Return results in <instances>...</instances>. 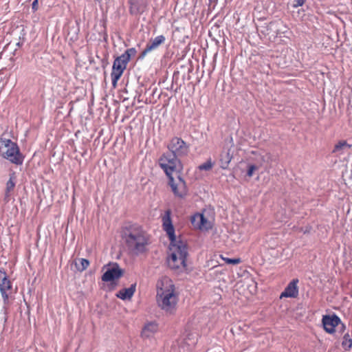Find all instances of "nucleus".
<instances>
[{"mask_svg": "<svg viewBox=\"0 0 352 352\" xmlns=\"http://www.w3.org/2000/svg\"><path fill=\"white\" fill-rule=\"evenodd\" d=\"M179 156L170 152L164 153L159 158V166L164 172L166 176L173 175V173L181 174L183 166Z\"/></svg>", "mask_w": 352, "mask_h": 352, "instance_id": "obj_4", "label": "nucleus"}, {"mask_svg": "<svg viewBox=\"0 0 352 352\" xmlns=\"http://www.w3.org/2000/svg\"><path fill=\"white\" fill-rule=\"evenodd\" d=\"M168 178V184L170 186L173 195L180 199H184L188 193V190L183 188L179 184H176L173 175L166 176Z\"/></svg>", "mask_w": 352, "mask_h": 352, "instance_id": "obj_12", "label": "nucleus"}, {"mask_svg": "<svg viewBox=\"0 0 352 352\" xmlns=\"http://www.w3.org/2000/svg\"><path fill=\"white\" fill-rule=\"evenodd\" d=\"M214 166V162L212 161L211 158H209L206 160V162L199 164L197 167V168L199 170H205L208 171L210 170L212 166Z\"/></svg>", "mask_w": 352, "mask_h": 352, "instance_id": "obj_24", "label": "nucleus"}, {"mask_svg": "<svg viewBox=\"0 0 352 352\" xmlns=\"http://www.w3.org/2000/svg\"><path fill=\"white\" fill-rule=\"evenodd\" d=\"M322 324L324 331L329 334L334 333L336 327H338L341 333L346 329L344 324L342 322L340 318L335 314L324 315L322 318Z\"/></svg>", "mask_w": 352, "mask_h": 352, "instance_id": "obj_8", "label": "nucleus"}, {"mask_svg": "<svg viewBox=\"0 0 352 352\" xmlns=\"http://www.w3.org/2000/svg\"><path fill=\"white\" fill-rule=\"evenodd\" d=\"M122 238L124 239L128 249L136 255L146 251L148 239L142 228L138 224H130L123 228Z\"/></svg>", "mask_w": 352, "mask_h": 352, "instance_id": "obj_1", "label": "nucleus"}, {"mask_svg": "<svg viewBox=\"0 0 352 352\" xmlns=\"http://www.w3.org/2000/svg\"><path fill=\"white\" fill-rule=\"evenodd\" d=\"M15 179H16L15 173H12V174L10 175V178L6 183V193H5L6 197H8L10 196V192L12 190H13V188H14L15 184H16Z\"/></svg>", "mask_w": 352, "mask_h": 352, "instance_id": "obj_22", "label": "nucleus"}, {"mask_svg": "<svg viewBox=\"0 0 352 352\" xmlns=\"http://www.w3.org/2000/svg\"><path fill=\"white\" fill-rule=\"evenodd\" d=\"M190 222L192 226L195 229H199L200 230H206L208 228L207 227L208 221L203 214L196 213L193 214L190 218Z\"/></svg>", "mask_w": 352, "mask_h": 352, "instance_id": "obj_13", "label": "nucleus"}, {"mask_svg": "<svg viewBox=\"0 0 352 352\" xmlns=\"http://www.w3.org/2000/svg\"><path fill=\"white\" fill-rule=\"evenodd\" d=\"M135 292V287H124L116 296L123 300H129L134 295Z\"/></svg>", "mask_w": 352, "mask_h": 352, "instance_id": "obj_17", "label": "nucleus"}, {"mask_svg": "<svg viewBox=\"0 0 352 352\" xmlns=\"http://www.w3.org/2000/svg\"><path fill=\"white\" fill-rule=\"evenodd\" d=\"M80 28L78 24L72 25L69 28L67 35L70 42L74 43L78 40V34Z\"/></svg>", "mask_w": 352, "mask_h": 352, "instance_id": "obj_20", "label": "nucleus"}, {"mask_svg": "<svg viewBox=\"0 0 352 352\" xmlns=\"http://www.w3.org/2000/svg\"><path fill=\"white\" fill-rule=\"evenodd\" d=\"M298 295V287H285L283 292L281 293L280 298H296Z\"/></svg>", "mask_w": 352, "mask_h": 352, "instance_id": "obj_21", "label": "nucleus"}, {"mask_svg": "<svg viewBox=\"0 0 352 352\" xmlns=\"http://www.w3.org/2000/svg\"><path fill=\"white\" fill-rule=\"evenodd\" d=\"M217 56H218V52H217L214 54L213 63H216Z\"/></svg>", "mask_w": 352, "mask_h": 352, "instance_id": "obj_38", "label": "nucleus"}, {"mask_svg": "<svg viewBox=\"0 0 352 352\" xmlns=\"http://www.w3.org/2000/svg\"><path fill=\"white\" fill-rule=\"evenodd\" d=\"M230 162V160H229V161H228V162H226L225 163V164H226V165H227V164H228V162Z\"/></svg>", "mask_w": 352, "mask_h": 352, "instance_id": "obj_44", "label": "nucleus"}, {"mask_svg": "<svg viewBox=\"0 0 352 352\" xmlns=\"http://www.w3.org/2000/svg\"><path fill=\"white\" fill-rule=\"evenodd\" d=\"M136 52L135 47H131L115 58L111 73V84L113 88L117 87L118 82L126 69L127 64Z\"/></svg>", "mask_w": 352, "mask_h": 352, "instance_id": "obj_3", "label": "nucleus"}, {"mask_svg": "<svg viewBox=\"0 0 352 352\" xmlns=\"http://www.w3.org/2000/svg\"><path fill=\"white\" fill-rule=\"evenodd\" d=\"M306 0H294L293 7L298 8L302 6Z\"/></svg>", "mask_w": 352, "mask_h": 352, "instance_id": "obj_33", "label": "nucleus"}, {"mask_svg": "<svg viewBox=\"0 0 352 352\" xmlns=\"http://www.w3.org/2000/svg\"><path fill=\"white\" fill-rule=\"evenodd\" d=\"M252 153L255 155L254 159L255 165L260 167H263L265 170L268 168L272 162V156L269 153H257L256 151H252Z\"/></svg>", "mask_w": 352, "mask_h": 352, "instance_id": "obj_11", "label": "nucleus"}, {"mask_svg": "<svg viewBox=\"0 0 352 352\" xmlns=\"http://www.w3.org/2000/svg\"><path fill=\"white\" fill-rule=\"evenodd\" d=\"M130 286H133V287L136 286V283H132Z\"/></svg>", "mask_w": 352, "mask_h": 352, "instance_id": "obj_42", "label": "nucleus"}, {"mask_svg": "<svg viewBox=\"0 0 352 352\" xmlns=\"http://www.w3.org/2000/svg\"><path fill=\"white\" fill-rule=\"evenodd\" d=\"M76 268L78 271L82 272L85 270L89 265V261L87 258H80L79 263H76Z\"/></svg>", "mask_w": 352, "mask_h": 352, "instance_id": "obj_25", "label": "nucleus"}, {"mask_svg": "<svg viewBox=\"0 0 352 352\" xmlns=\"http://www.w3.org/2000/svg\"><path fill=\"white\" fill-rule=\"evenodd\" d=\"M38 9V0H34L32 3V10L33 12H35Z\"/></svg>", "mask_w": 352, "mask_h": 352, "instance_id": "obj_34", "label": "nucleus"}, {"mask_svg": "<svg viewBox=\"0 0 352 352\" xmlns=\"http://www.w3.org/2000/svg\"><path fill=\"white\" fill-rule=\"evenodd\" d=\"M217 22H215L214 25L211 28V30L209 31V36L210 37H212V34L214 32H218L219 33H220V30H219V25L217 24Z\"/></svg>", "mask_w": 352, "mask_h": 352, "instance_id": "obj_32", "label": "nucleus"}, {"mask_svg": "<svg viewBox=\"0 0 352 352\" xmlns=\"http://www.w3.org/2000/svg\"><path fill=\"white\" fill-rule=\"evenodd\" d=\"M1 142L7 148L6 151L1 154V156L12 164L21 165L23 162L24 157L21 153L17 143L12 142L10 139H1Z\"/></svg>", "mask_w": 352, "mask_h": 352, "instance_id": "obj_5", "label": "nucleus"}, {"mask_svg": "<svg viewBox=\"0 0 352 352\" xmlns=\"http://www.w3.org/2000/svg\"><path fill=\"white\" fill-rule=\"evenodd\" d=\"M16 45H17L18 47H21V46L22 45V43H21V42H18V43H16Z\"/></svg>", "mask_w": 352, "mask_h": 352, "instance_id": "obj_39", "label": "nucleus"}, {"mask_svg": "<svg viewBox=\"0 0 352 352\" xmlns=\"http://www.w3.org/2000/svg\"><path fill=\"white\" fill-rule=\"evenodd\" d=\"M158 331V324L157 322H151L146 324L141 332V336L143 338H149Z\"/></svg>", "mask_w": 352, "mask_h": 352, "instance_id": "obj_16", "label": "nucleus"}, {"mask_svg": "<svg viewBox=\"0 0 352 352\" xmlns=\"http://www.w3.org/2000/svg\"><path fill=\"white\" fill-rule=\"evenodd\" d=\"M156 301L162 310L166 313L173 314L178 302V293L174 287H158Z\"/></svg>", "mask_w": 352, "mask_h": 352, "instance_id": "obj_2", "label": "nucleus"}, {"mask_svg": "<svg viewBox=\"0 0 352 352\" xmlns=\"http://www.w3.org/2000/svg\"><path fill=\"white\" fill-rule=\"evenodd\" d=\"M342 346L345 350H349L352 346V339L349 333L344 334Z\"/></svg>", "mask_w": 352, "mask_h": 352, "instance_id": "obj_26", "label": "nucleus"}, {"mask_svg": "<svg viewBox=\"0 0 352 352\" xmlns=\"http://www.w3.org/2000/svg\"><path fill=\"white\" fill-rule=\"evenodd\" d=\"M134 99L137 100L139 103L143 102V100L141 99V93H140L138 91H136V95L134 97Z\"/></svg>", "mask_w": 352, "mask_h": 352, "instance_id": "obj_37", "label": "nucleus"}, {"mask_svg": "<svg viewBox=\"0 0 352 352\" xmlns=\"http://www.w3.org/2000/svg\"><path fill=\"white\" fill-rule=\"evenodd\" d=\"M167 148L169 152L180 157L187 155L189 151V144L179 137L172 138Z\"/></svg>", "mask_w": 352, "mask_h": 352, "instance_id": "obj_9", "label": "nucleus"}, {"mask_svg": "<svg viewBox=\"0 0 352 352\" xmlns=\"http://www.w3.org/2000/svg\"><path fill=\"white\" fill-rule=\"evenodd\" d=\"M258 169V166L253 164H249L248 165V170H247L246 175L249 177H251L253 175L254 172Z\"/></svg>", "mask_w": 352, "mask_h": 352, "instance_id": "obj_28", "label": "nucleus"}, {"mask_svg": "<svg viewBox=\"0 0 352 352\" xmlns=\"http://www.w3.org/2000/svg\"><path fill=\"white\" fill-rule=\"evenodd\" d=\"M12 289V287H0V291L2 294V296L3 297L4 300H8L9 296L8 294V292Z\"/></svg>", "mask_w": 352, "mask_h": 352, "instance_id": "obj_30", "label": "nucleus"}, {"mask_svg": "<svg viewBox=\"0 0 352 352\" xmlns=\"http://www.w3.org/2000/svg\"><path fill=\"white\" fill-rule=\"evenodd\" d=\"M0 286H11L10 280L3 270H0Z\"/></svg>", "mask_w": 352, "mask_h": 352, "instance_id": "obj_23", "label": "nucleus"}, {"mask_svg": "<svg viewBox=\"0 0 352 352\" xmlns=\"http://www.w3.org/2000/svg\"><path fill=\"white\" fill-rule=\"evenodd\" d=\"M165 41L166 38L164 35H159L154 38H151L146 45L151 51H153L157 49L160 45L163 44Z\"/></svg>", "mask_w": 352, "mask_h": 352, "instance_id": "obj_19", "label": "nucleus"}, {"mask_svg": "<svg viewBox=\"0 0 352 352\" xmlns=\"http://www.w3.org/2000/svg\"><path fill=\"white\" fill-rule=\"evenodd\" d=\"M168 286L173 287V286H175V285H173V284H169Z\"/></svg>", "mask_w": 352, "mask_h": 352, "instance_id": "obj_43", "label": "nucleus"}, {"mask_svg": "<svg viewBox=\"0 0 352 352\" xmlns=\"http://www.w3.org/2000/svg\"><path fill=\"white\" fill-rule=\"evenodd\" d=\"M221 261H225V263L228 265H235L241 262V260L240 258H228L224 257L221 255Z\"/></svg>", "mask_w": 352, "mask_h": 352, "instance_id": "obj_27", "label": "nucleus"}, {"mask_svg": "<svg viewBox=\"0 0 352 352\" xmlns=\"http://www.w3.org/2000/svg\"><path fill=\"white\" fill-rule=\"evenodd\" d=\"M169 241V250L172 252H185L188 251V245L181 239H177L175 232L167 235Z\"/></svg>", "mask_w": 352, "mask_h": 352, "instance_id": "obj_10", "label": "nucleus"}, {"mask_svg": "<svg viewBox=\"0 0 352 352\" xmlns=\"http://www.w3.org/2000/svg\"><path fill=\"white\" fill-rule=\"evenodd\" d=\"M104 273L101 279L103 282L116 284V281L124 274V270L117 263H109L103 267Z\"/></svg>", "mask_w": 352, "mask_h": 352, "instance_id": "obj_7", "label": "nucleus"}, {"mask_svg": "<svg viewBox=\"0 0 352 352\" xmlns=\"http://www.w3.org/2000/svg\"><path fill=\"white\" fill-rule=\"evenodd\" d=\"M188 252H172L168 258V265L169 267L175 272H184L188 270L186 258Z\"/></svg>", "mask_w": 352, "mask_h": 352, "instance_id": "obj_6", "label": "nucleus"}, {"mask_svg": "<svg viewBox=\"0 0 352 352\" xmlns=\"http://www.w3.org/2000/svg\"><path fill=\"white\" fill-rule=\"evenodd\" d=\"M129 12L132 15H138L144 12L146 7V0H129Z\"/></svg>", "mask_w": 352, "mask_h": 352, "instance_id": "obj_14", "label": "nucleus"}, {"mask_svg": "<svg viewBox=\"0 0 352 352\" xmlns=\"http://www.w3.org/2000/svg\"><path fill=\"white\" fill-rule=\"evenodd\" d=\"M221 168H226V166L222 162H221Z\"/></svg>", "mask_w": 352, "mask_h": 352, "instance_id": "obj_40", "label": "nucleus"}, {"mask_svg": "<svg viewBox=\"0 0 352 352\" xmlns=\"http://www.w3.org/2000/svg\"><path fill=\"white\" fill-rule=\"evenodd\" d=\"M162 228L166 235L175 232V226L171 218V212L168 210L162 217Z\"/></svg>", "mask_w": 352, "mask_h": 352, "instance_id": "obj_15", "label": "nucleus"}, {"mask_svg": "<svg viewBox=\"0 0 352 352\" xmlns=\"http://www.w3.org/2000/svg\"><path fill=\"white\" fill-rule=\"evenodd\" d=\"M299 283V280L298 278H294L292 279L287 286H297V284Z\"/></svg>", "mask_w": 352, "mask_h": 352, "instance_id": "obj_36", "label": "nucleus"}, {"mask_svg": "<svg viewBox=\"0 0 352 352\" xmlns=\"http://www.w3.org/2000/svg\"><path fill=\"white\" fill-rule=\"evenodd\" d=\"M212 40L215 41L216 43H218V42H219L218 40L214 38H212Z\"/></svg>", "mask_w": 352, "mask_h": 352, "instance_id": "obj_41", "label": "nucleus"}, {"mask_svg": "<svg viewBox=\"0 0 352 352\" xmlns=\"http://www.w3.org/2000/svg\"><path fill=\"white\" fill-rule=\"evenodd\" d=\"M177 178L179 181V184L182 186L183 188H186V189H188L187 188V185H186V181L184 180V179L182 177V173L179 174V173H177Z\"/></svg>", "mask_w": 352, "mask_h": 352, "instance_id": "obj_29", "label": "nucleus"}, {"mask_svg": "<svg viewBox=\"0 0 352 352\" xmlns=\"http://www.w3.org/2000/svg\"><path fill=\"white\" fill-rule=\"evenodd\" d=\"M351 145L348 144L346 141L342 140L338 142L334 146L333 153H337L338 155L343 154L346 151L350 149Z\"/></svg>", "mask_w": 352, "mask_h": 352, "instance_id": "obj_18", "label": "nucleus"}, {"mask_svg": "<svg viewBox=\"0 0 352 352\" xmlns=\"http://www.w3.org/2000/svg\"><path fill=\"white\" fill-rule=\"evenodd\" d=\"M175 73L173 75V82H172V85L170 87V90H173L175 93H177L178 89L180 88L181 87V85L179 86V87H177L175 89H174V79H175Z\"/></svg>", "mask_w": 352, "mask_h": 352, "instance_id": "obj_35", "label": "nucleus"}, {"mask_svg": "<svg viewBox=\"0 0 352 352\" xmlns=\"http://www.w3.org/2000/svg\"><path fill=\"white\" fill-rule=\"evenodd\" d=\"M151 52V50L148 48V47L146 45L145 49L139 54L138 60H142L144 58L146 55Z\"/></svg>", "mask_w": 352, "mask_h": 352, "instance_id": "obj_31", "label": "nucleus"}]
</instances>
